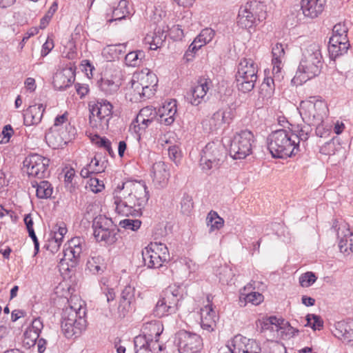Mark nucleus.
I'll return each instance as SVG.
<instances>
[{"instance_id": "f257e3e1", "label": "nucleus", "mask_w": 353, "mask_h": 353, "mask_svg": "<svg viewBox=\"0 0 353 353\" xmlns=\"http://www.w3.org/2000/svg\"><path fill=\"white\" fill-rule=\"evenodd\" d=\"M116 212L123 216H140L150 198L145 181H129L118 185L113 192Z\"/></svg>"}, {"instance_id": "f03ea898", "label": "nucleus", "mask_w": 353, "mask_h": 353, "mask_svg": "<svg viewBox=\"0 0 353 353\" xmlns=\"http://www.w3.org/2000/svg\"><path fill=\"white\" fill-rule=\"evenodd\" d=\"M323 63L321 45L318 43L308 44L303 49L302 58L292 81L299 80V83L301 84L318 76L321 73Z\"/></svg>"}, {"instance_id": "7ed1b4c3", "label": "nucleus", "mask_w": 353, "mask_h": 353, "mask_svg": "<svg viewBox=\"0 0 353 353\" xmlns=\"http://www.w3.org/2000/svg\"><path fill=\"white\" fill-rule=\"evenodd\" d=\"M268 149L274 158L285 159L295 154L299 150L292 133L284 129L272 132L268 138Z\"/></svg>"}, {"instance_id": "20e7f679", "label": "nucleus", "mask_w": 353, "mask_h": 353, "mask_svg": "<svg viewBox=\"0 0 353 353\" xmlns=\"http://www.w3.org/2000/svg\"><path fill=\"white\" fill-rule=\"evenodd\" d=\"M297 109L304 123L309 125L323 123L329 112L327 103L319 96L301 101Z\"/></svg>"}, {"instance_id": "39448f33", "label": "nucleus", "mask_w": 353, "mask_h": 353, "mask_svg": "<svg viewBox=\"0 0 353 353\" xmlns=\"http://www.w3.org/2000/svg\"><path fill=\"white\" fill-rule=\"evenodd\" d=\"M226 159L225 146L220 141L208 143L200 153L201 170L209 173L221 168Z\"/></svg>"}, {"instance_id": "423d86ee", "label": "nucleus", "mask_w": 353, "mask_h": 353, "mask_svg": "<svg viewBox=\"0 0 353 353\" xmlns=\"http://www.w3.org/2000/svg\"><path fill=\"white\" fill-rule=\"evenodd\" d=\"M182 299L183 294L178 286H168L161 292L153 310V314L158 318H162L175 314Z\"/></svg>"}, {"instance_id": "0eeeda50", "label": "nucleus", "mask_w": 353, "mask_h": 353, "mask_svg": "<svg viewBox=\"0 0 353 353\" xmlns=\"http://www.w3.org/2000/svg\"><path fill=\"white\" fill-rule=\"evenodd\" d=\"M258 65L251 58H242L237 67L236 74V86L243 93L251 92L258 79Z\"/></svg>"}, {"instance_id": "6e6552de", "label": "nucleus", "mask_w": 353, "mask_h": 353, "mask_svg": "<svg viewBox=\"0 0 353 353\" xmlns=\"http://www.w3.org/2000/svg\"><path fill=\"white\" fill-rule=\"evenodd\" d=\"M85 314V310L81 307L77 310V309L70 307L63 312L61 330L66 338H76L85 329L86 321L83 318Z\"/></svg>"}, {"instance_id": "1a4fd4ad", "label": "nucleus", "mask_w": 353, "mask_h": 353, "mask_svg": "<svg viewBox=\"0 0 353 353\" xmlns=\"http://www.w3.org/2000/svg\"><path fill=\"white\" fill-rule=\"evenodd\" d=\"M89 123L92 128H108L112 114L113 105L106 99L91 101L88 103Z\"/></svg>"}, {"instance_id": "9d476101", "label": "nucleus", "mask_w": 353, "mask_h": 353, "mask_svg": "<svg viewBox=\"0 0 353 353\" xmlns=\"http://www.w3.org/2000/svg\"><path fill=\"white\" fill-rule=\"evenodd\" d=\"M255 141L254 136L249 130L236 132L230 143V154L234 159H243L252 154V146Z\"/></svg>"}, {"instance_id": "9b49d317", "label": "nucleus", "mask_w": 353, "mask_h": 353, "mask_svg": "<svg viewBox=\"0 0 353 353\" xmlns=\"http://www.w3.org/2000/svg\"><path fill=\"white\" fill-rule=\"evenodd\" d=\"M93 234L98 242L112 245L117 241L116 225L111 219L103 215L96 216L92 221Z\"/></svg>"}, {"instance_id": "f8f14e48", "label": "nucleus", "mask_w": 353, "mask_h": 353, "mask_svg": "<svg viewBox=\"0 0 353 353\" xmlns=\"http://www.w3.org/2000/svg\"><path fill=\"white\" fill-rule=\"evenodd\" d=\"M29 176L42 179L49 175L50 159L37 153L30 154L23 161Z\"/></svg>"}, {"instance_id": "ddd939ff", "label": "nucleus", "mask_w": 353, "mask_h": 353, "mask_svg": "<svg viewBox=\"0 0 353 353\" xmlns=\"http://www.w3.org/2000/svg\"><path fill=\"white\" fill-rule=\"evenodd\" d=\"M174 343L179 353H199L203 347L202 339L199 334L185 330L176 334Z\"/></svg>"}, {"instance_id": "4468645a", "label": "nucleus", "mask_w": 353, "mask_h": 353, "mask_svg": "<svg viewBox=\"0 0 353 353\" xmlns=\"http://www.w3.org/2000/svg\"><path fill=\"white\" fill-rule=\"evenodd\" d=\"M85 241L79 236H75L68 241L67 248L64 250V257L62 261H70L71 267L75 266L82 254L86 250Z\"/></svg>"}, {"instance_id": "2eb2a0df", "label": "nucleus", "mask_w": 353, "mask_h": 353, "mask_svg": "<svg viewBox=\"0 0 353 353\" xmlns=\"http://www.w3.org/2000/svg\"><path fill=\"white\" fill-rule=\"evenodd\" d=\"M212 81L210 79H201L197 85L191 88L185 94L186 100L192 105H199L208 99L207 93L209 91Z\"/></svg>"}, {"instance_id": "dca6fc26", "label": "nucleus", "mask_w": 353, "mask_h": 353, "mask_svg": "<svg viewBox=\"0 0 353 353\" xmlns=\"http://www.w3.org/2000/svg\"><path fill=\"white\" fill-rule=\"evenodd\" d=\"M333 334L343 343L353 347V320L341 321L334 324Z\"/></svg>"}, {"instance_id": "f3484780", "label": "nucleus", "mask_w": 353, "mask_h": 353, "mask_svg": "<svg viewBox=\"0 0 353 353\" xmlns=\"http://www.w3.org/2000/svg\"><path fill=\"white\" fill-rule=\"evenodd\" d=\"M47 144L52 149L63 148L70 139L68 130L50 128L45 136Z\"/></svg>"}, {"instance_id": "a211bd4d", "label": "nucleus", "mask_w": 353, "mask_h": 353, "mask_svg": "<svg viewBox=\"0 0 353 353\" xmlns=\"http://www.w3.org/2000/svg\"><path fill=\"white\" fill-rule=\"evenodd\" d=\"M75 80V69L65 68L57 72L53 77L54 87L59 90H64L72 85Z\"/></svg>"}, {"instance_id": "6ab92c4d", "label": "nucleus", "mask_w": 353, "mask_h": 353, "mask_svg": "<svg viewBox=\"0 0 353 353\" xmlns=\"http://www.w3.org/2000/svg\"><path fill=\"white\" fill-rule=\"evenodd\" d=\"M168 165L164 161H157L152 167V177L154 184L157 188H163L168 183L170 178Z\"/></svg>"}, {"instance_id": "aec40b11", "label": "nucleus", "mask_w": 353, "mask_h": 353, "mask_svg": "<svg viewBox=\"0 0 353 353\" xmlns=\"http://www.w3.org/2000/svg\"><path fill=\"white\" fill-rule=\"evenodd\" d=\"M132 14V9L129 7V2L127 0H121L117 7H114L110 12L105 14V20L108 23H111L114 21L125 19Z\"/></svg>"}, {"instance_id": "412c9836", "label": "nucleus", "mask_w": 353, "mask_h": 353, "mask_svg": "<svg viewBox=\"0 0 353 353\" xmlns=\"http://www.w3.org/2000/svg\"><path fill=\"white\" fill-rule=\"evenodd\" d=\"M43 328V323L41 318H34L23 334L24 345L29 348L34 346Z\"/></svg>"}, {"instance_id": "4be33fe9", "label": "nucleus", "mask_w": 353, "mask_h": 353, "mask_svg": "<svg viewBox=\"0 0 353 353\" xmlns=\"http://www.w3.org/2000/svg\"><path fill=\"white\" fill-rule=\"evenodd\" d=\"M45 110L46 106L42 103L30 105L23 113V124L31 126L40 123Z\"/></svg>"}, {"instance_id": "5701e85b", "label": "nucleus", "mask_w": 353, "mask_h": 353, "mask_svg": "<svg viewBox=\"0 0 353 353\" xmlns=\"http://www.w3.org/2000/svg\"><path fill=\"white\" fill-rule=\"evenodd\" d=\"M201 327L209 332L214 331L216 325L218 316L212 308V304H208L201 309Z\"/></svg>"}, {"instance_id": "b1692460", "label": "nucleus", "mask_w": 353, "mask_h": 353, "mask_svg": "<svg viewBox=\"0 0 353 353\" xmlns=\"http://www.w3.org/2000/svg\"><path fill=\"white\" fill-rule=\"evenodd\" d=\"M134 78L139 81L145 88V92H142L145 97L150 98L154 94L157 86V77L152 72L136 73Z\"/></svg>"}, {"instance_id": "393cba45", "label": "nucleus", "mask_w": 353, "mask_h": 353, "mask_svg": "<svg viewBox=\"0 0 353 353\" xmlns=\"http://www.w3.org/2000/svg\"><path fill=\"white\" fill-rule=\"evenodd\" d=\"M176 113V101L172 100L159 110L157 121L161 124L170 125L174 122Z\"/></svg>"}, {"instance_id": "a878e982", "label": "nucleus", "mask_w": 353, "mask_h": 353, "mask_svg": "<svg viewBox=\"0 0 353 353\" xmlns=\"http://www.w3.org/2000/svg\"><path fill=\"white\" fill-rule=\"evenodd\" d=\"M325 0H301V8L305 17L314 19L323 10Z\"/></svg>"}, {"instance_id": "bb28decb", "label": "nucleus", "mask_w": 353, "mask_h": 353, "mask_svg": "<svg viewBox=\"0 0 353 353\" xmlns=\"http://www.w3.org/2000/svg\"><path fill=\"white\" fill-rule=\"evenodd\" d=\"M233 119V113L230 108L220 109L211 117L209 123L210 129L215 130L220 128L224 123H230Z\"/></svg>"}, {"instance_id": "cd10ccee", "label": "nucleus", "mask_w": 353, "mask_h": 353, "mask_svg": "<svg viewBox=\"0 0 353 353\" xmlns=\"http://www.w3.org/2000/svg\"><path fill=\"white\" fill-rule=\"evenodd\" d=\"M248 7L245 4L241 6L239 10L236 23L241 28H250L257 25V21Z\"/></svg>"}, {"instance_id": "c85d7f7f", "label": "nucleus", "mask_w": 353, "mask_h": 353, "mask_svg": "<svg viewBox=\"0 0 353 353\" xmlns=\"http://www.w3.org/2000/svg\"><path fill=\"white\" fill-rule=\"evenodd\" d=\"M142 256L144 265L148 268H159L166 262L148 246L142 251Z\"/></svg>"}, {"instance_id": "c756f323", "label": "nucleus", "mask_w": 353, "mask_h": 353, "mask_svg": "<svg viewBox=\"0 0 353 353\" xmlns=\"http://www.w3.org/2000/svg\"><path fill=\"white\" fill-rule=\"evenodd\" d=\"M312 125L305 124H297L292 127L290 133H292V137L294 140L295 144L299 147V142L303 141L305 142L312 132Z\"/></svg>"}, {"instance_id": "7c9ffc66", "label": "nucleus", "mask_w": 353, "mask_h": 353, "mask_svg": "<svg viewBox=\"0 0 353 353\" xmlns=\"http://www.w3.org/2000/svg\"><path fill=\"white\" fill-rule=\"evenodd\" d=\"M126 90V94L130 97V101H138L146 98L145 95L142 94V92H145V88L141 83L134 78V74L129 82Z\"/></svg>"}, {"instance_id": "2f4dec72", "label": "nucleus", "mask_w": 353, "mask_h": 353, "mask_svg": "<svg viewBox=\"0 0 353 353\" xmlns=\"http://www.w3.org/2000/svg\"><path fill=\"white\" fill-rule=\"evenodd\" d=\"M252 285H248L244 287L243 290L241 292L240 301L242 303L244 301V305L248 303L252 305H258L263 301V296L258 292L250 291Z\"/></svg>"}, {"instance_id": "473e14b6", "label": "nucleus", "mask_w": 353, "mask_h": 353, "mask_svg": "<svg viewBox=\"0 0 353 353\" xmlns=\"http://www.w3.org/2000/svg\"><path fill=\"white\" fill-rule=\"evenodd\" d=\"M338 232L339 238V248L341 252L346 253L349 251H353V233L349 230L346 229L345 231Z\"/></svg>"}, {"instance_id": "72a5a7b5", "label": "nucleus", "mask_w": 353, "mask_h": 353, "mask_svg": "<svg viewBox=\"0 0 353 353\" xmlns=\"http://www.w3.org/2000/svg\"><path fill=\"white\" fill-rule=\"evenodd\" d=\"M135 288L131 285H126L121 292V301L119 306L120 316L123 317L126 314V307H129L134 299Z\"/></svg>"}, {"instance_id": "f704fd0d", "label": "nucleus", "mask_w": 353, "mask_h": 353, "mask_svg": "<svg viewBox=\"0 0 353 353\" xmlns=\"http://www.w3.org/2000/svg\"><path fill=\"white\" fill-rule=\"evenodd\" d=\"M272 73L278 75L281 72L282 59L285 55V50L281 43H276L272 50Z\"/></svg>"}, {"instance_id": "c9c22d12", "label": "nucleus", "mask_w": 353, "mask_h": 353, "mask_svg": "<svg viewBox=\"0 0 353 353\" xmlns=\"http://www.w3.org/2000/svg\"><path fill=\"white\" fill-rule=\"evenodd\" d=\"M338 42L339 43H336L332 42V40H329L327 50L330 58L332 60L346 54L350 46L349 42Z\"/></svg>"}, {"instance_id": "e433bc0d", "label": "nucleus", "mask_w": 353, "mask_h": 353, "mask_svg": "<svg viewBox=\"0 0 353 353\" xmlns=\"http://www.w3.org/2000/svg\"><path fill=\"white\" fill-rule=\"evenodd\" d=\"M347 32L348 27L345 22L338 23L333 27L332 35L330 40L336 43H339L338 41L349 42Z\"/></svg>"}, {"instance_id": "4c0bfd02", "label": "nucleus", "mask_w": 353, "mask_h": 353, "mask_svg": "<svg viewBox=\"0 0 353 353\" xmlns=\"http://www.w3.org/2000/svg\"><path fill=\"white\" fill-rule=\"evenodd\" d=\"M246 4L249 6L248 8L257 23L261 22L266 19V6L263 2L254 1Z\"/></svg>"}, {"instance_id": "58836bf2", "label": "nucleus", "mask_w": 353, "mask_h": 353, "mask_svg": "<svg viewBox=\"0 0 353 353\" xmlns=\"http://www.w3.org/2000/svg\"><path fill=\"white\" fill-rule=\"evenodd\" d=\"M33 188H36V194L39 199H48L53 192L52 185L48 181H41L39 183L32 182Z\"/></svg>"}, {"instance_id": "ea45409f", "label": "nucleus", "mask_w": 353, "mask_h": 353, "mask_svg": "<svg viewBox=\"0 0 353 353\" xmlns=\"http://www.w3.org/2000/svg\"><path fill=\"white\" fill-rule=\"evenodd\" d=\"M86 268L92 274H99L103 272L106 266L103 258L98 255L92 256L88 260Z\"/></svg>"}, {"instance_id": "a19ab883", "label": "nucleus", "mask_w": 353, "mask_h": 353, "mask_svg": "<svg viewBox=\"0 0 353 353\" xmlns=\"http://www.w3.org/2000/svg\"><path fill=\"white\" fill-rule=\"evenodd\" d=\"M143 334L148 338L157 339L160 336L163 330V326L159 321H151L143 325Z\"/></svg>"}, {"instance_id": "79ce46f5", "label": "nucleus", "mask_w": 353, "mask_h": 353, "mask_svg": "<svg viewBox=\"0 0 353 353\" xmlns=\"http://www.w3.org/2000/svg\"><path fill=\"white\" fill-rule=\"evenodd\" d=\"M283 319H278L276 316H270L263 321L262 329L263 330H270L271 332H276L278 335H281L282 328L284 327Z\"/></svg>"}, {"instance_id": "37998d69", "label": "nucleus", "mask_w": 353, "mask_h": 353, "mask_svg": "<svg viewBox=\"0 0 353 353\" xmlns=\"http://www.w3.org/2000/svg\"><path fill=\"white\" fill-rule=\"evenodd\" d=\"M99 88L105 95H112L118 91L119 84L111 79L101 78L99 82Z\"/></svg>"}, {"instance_id": "c03bdc74", "label": "nucleus", "mask_w": 353, "mask_h": 353, "mask_svg": "<svg viewBox=\"0 0 353 353\" xmlns=\"http://www.w3.org/2000/svg\"><path fill=\"white\" fill-rule=\"evenodd\" d=\"M280 75V73L279 74ZM276 77H279L278 75H275V77H266L264 79L260 88V95L264 99L270 98L274 92V79Z\"/></svg>"}, {"instance_id": "a18cd8bd", "label": "nucleus", "mask_w": 353, "mask_h": 353, "mask_svg": "<svg viewBox=\"0 0 353 353\" xmlns=\"http://www.w3.org/2000/svg\"><path fill=\"white\" fill-rule=\"evenodd\" d=\"M206 223L210 228V232H212L223 228L224 220L219 216L216 212L211 210L207 215Z\"/></svg>"}, {"instance_id": "49530a36", "label": "nucleus", "mask_w": 353, "mask_h": 353, "mask_svg": "<svg viewBox=\"0 0 353 353\" xmlns=\"http://www.w3.org/2000/svg\"><path fill=\"white\" fill-rule=\"evenodd\" d=\"M145 57V53L142 50L128 52L125 57L127 65L136 67L140 65L141 60Z\"/></svg>"}, {"instance_id": "de8ad7c7", "label": "nucleus", "mask_w": 353, "mask_h": 353, "mask_svg": "<svg viewBox=\"0 0 353 353\" xmlns=\"http://www.w3.org/2000/svg\"><path fill=\"white\" fill-rule=\"evenodd\" d=\"M150 343V338L146 336V334H140L134 339V350L136 353H150L147 350Z\"/></svg>"}, {"instance_id": "09e8293b", "label": "nucleus", "mask_w": 353, "mask_h": 353, "mask_svg": "<svg viewBox=\"0 0 353 353\" xmlns=\"http://www.w3.org/2000/svg\"><path fill=\"white\" fill-rule=\"evenodd\" d=\"M148 246L159 255L163 259V261H168L170 260L168 249L165 244L154 242L150 243Z\"/></svg>"}, {"instance_id": "8fccbe9b", "label": "nucleus", "mask_w": 353, "mask_h": 353, "mask_svg": "<svg viewBox=\"0 0 353 353\" xmlns=\"http://www.w3.org/2000/svg\"><path fill=\"white\" fill-rule=\"evenodd\" d=\"M305 320L307 323L305 326H309L314 330H320L323 327V321L319 315L314 314H308Z\"/></svg>"}, {"instance_id": "3c124183", "label": "nucleus", "mask_w": 353, "mask_h": 353, "mask_svg": "<svg viewBox=\"0 0 353 353\" xmlns=\"http://www.w3.org/2000/svg\"><path fill=\"white\" fill-rule=\"evenodd\" d=\"M75 171L71 168L68 170L64 175L65 186L68 191L72 192L77 188V182L75 181Z\"/></svg>"}, {"instance_id": "603ef678", "label": "nucleus", "mask_w": 353, "mask_h": 353, "mask_svg": "<svg viewBox=\"0 0 353 353\" xmlns=\"http://www.w3.org/2000/svg\"><path fill=\"white\" fill-rule=\"evenodd\" d=\"M215 35V32L210 28H206L201 30L200 34L196 37L201 45L204 46L212 41Z\"/></svg>"}, {"instance_id": "864d4df0", "label": "nucleus", "mask_w": 353, "mask_h": 353, "mask_svg": "<svg viewBox=\"0 0 353 353\" xmlns=\"http://www.w3.org/2000/svg\"><path fill=\"white\" fill-rule=\"evenodd\" d=\"M141 221L139 219H125L120 221L119 225L126 230L137 231L140 228Z\"/></svg>"}, {"instance_id": "5fc2aeb1", "label": "nucleus", "mask_w": 353, "mask_h": 353, "mask_svg": "<svg viewBox=\"0 0 353 353\" xmlns=\"http://www.w3.org/2000/svg\"><path fill=\"white\" fill-rule=\"evenodd\" d=\"M316 276L312 272H307L299 277V283L303 288L311 286L316 281Z\"/></svg>"}, {"instance_id": "6e6d98bb", "label": "nucleus", "mask_w": 353, "mask_h": 353, "mask_svg": "<svg viewBox=\"0 0 353 353\" xmlns=\"http://www.w3.org/2000/svg\"><path fill=\"white\" fill-rule=\"evenodd\" d=\"M193 208L192 199L188 194H184L181 201V210L184 214H189Z\"/></svg>"}, {"instance_id": "4d7b16f0", "label": "nucleus", "mask_w": 353, "mask_h": 353, "mask_svg": "<svg viewBox=\"0 0 353 353\" xmlns=\"http://www.w3.org/2000/svg\"><path fill=\"white\" fill-rule=\"evenodd\" d=\"M88 185L90 190L94 193L100 192L105 188L103 182L95 177H90L88 181Z\"/></svg>"}, {"instance_id": "13d9d810", "label": "nucleus", "mask_w": 353, "mask_h": 353, "mask_svg": "<svg viewBox=\"0 0 353 353\" xmlns=\"http://www.w3.org/2000/svg\"><path fill=\"white\" fill-rule=\"evenodd\" d=\"M158 113L156 111V109L152 107L147 106L143 108L137 114V117H139V119H141L142 118H150V119H157Z\"/></svg>"}, {"instance_id": "bf43d9fd", "label": "nucleus", "mask_w": 353, "mask_h": 353, "mask_svg": "<svg viewBox=\"0 0 353 353\" xmlns=\"http://www.w3.org/2000/svg\"><path fill=\"white\" fill-rule=\"evenodd\" d=\"M67 121H68V114L67 112L63 114L62 115L57 116L54 119V123L52 128L58 129V130H67Z\"/></svg>"}, {"instance_id": "052dcab7", "label": "nucleus", "mask_w": 353, "mask_h": 353, "mask_svg": "<svg viewBox=\"0 0 353 353\" xmlns=\"http://www.w3.org/2000/svg\"><path fill=\"white\" fill-rule=\"evenodd\" d=\"M166 35L164 32H160V31L155 32L154 36L152 37V41L150 43V49L156 50L161 46L163 41L165 39Z\"/></svg>"}, {"instance_id": "680f3d73", "label": "nucleus", "mask_w": 353, "mask_h": 353, "mask_svg": "<svg viewBox=\"0 0 353 353\" xmlns=\"http://www.w3.org/2000/svg\"><path fill=\"white\" fill-rule=\"evenodd\" d=\"M283 325L284 327L282 328L281 333V336L282 337H283L284 336L286 338L293 337L299 332V330L291 326V325L288 322L285 321L284 319Z\"/></svg>"}, {"instance_id": "e2e57ef3", "label": "nucleus", "mask_w": 353, "mask_h": 353, "mask_svg": "<svg viewBox=\"0 0 353 353\" xmlns=\"http://www.w3.org/2000/svg\"><path fill=\"white\" fill-rule=\"evenodd\" d=\"M88 165L94 174L101 173L103 172L105 168V161L101 163L100 161L96 157L91 160Z\"/></svg>"}, {"instance_id": "0e129e2a", "label": "nucleus", "mask_w": 353, "mask_h": 353, "mask_svg": "<svg viewBox=\"0 0 353 353\" xmlns=\"http://www.w3.org/2000/svg\"><path fill=\"white\" fill-rule=\"evenodd\" d=\"M169 34L174 40H181L184 37L183 30L181 28V25L177 24L172 26L169 29Z\"/></svg>"}, {"instance_id": "69168bd1", "label": "nucleus", "mask_w": 353, "mask_h": 353, "mask_svg": "<svg viewBox=\"0 0 353 353\" xmlns=\"http://www.w3.org/2000/svg\"><path fill=\"white\" fill-rule=\"evenodd\" d=\"M312 126H316V134L319 137H327L330 134V126L325 125L324 121L321 123L312 125Z\"/></svg>"}, {"instance_id": "338daca9", "label": "nucleus", "mask_w": 353, "mask_h": 353, "mask_svg": "<svg viewBox=\"0 0 353 353\" xmlns=\"http://www.w3.org/2000/svg\"><path fill=\"white\" fill-rule=\"evenodd\" d=\"M168 155L170 159L173 161L176 165L179 163L181 160V152L179 147L176 145L170 146L168 148Z\"/></svg>"}, {"instance_id": "774afa93", "label": "nucleus", "mask_w": 353, "mask_h": 353, "mask_svg": "<svg viewBox=\"0 0 353 353\" xmlns=\"http://www.w3.org/2000/svg\"><path fill=\"white\" fill-rule=\"evenodd\" d=\"M219 280L222 282H228L232 276V270L228 267H221L219 272Z\"/></svg>"}]
</instances>
